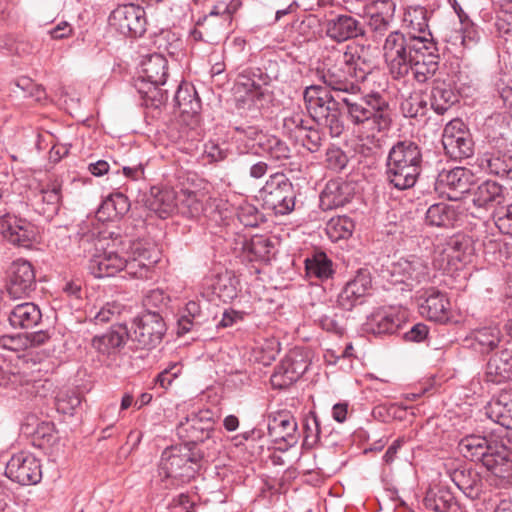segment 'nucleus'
Listing matches in <instances>:
<instances>
[{
  "label": "nucleus",
  "mask_w": 512,
  "mask_h": 512,
  "mask_svg": "<svg viewBox=\"0 0 512 512\" xmlns=\"http://www.w3.org/2000/svg\"><path fill=\"white\" fill-rule=\"evenodd\" d=\"M373 69L370 60L347 50L336 59L327 57L317 70L319 79L339 93L338 100L321 86L312 85L305 89L303 97L307 111L313 120L329 130L332 137L340 136L345 130L339 102L345 106L348 120L371 136L390 129L392 113L386 98L378 92L359 95L358 82L373 78Z\"/></svg>",
  "instance_id": "1"
},
{
  "label": "nucleus",
  "mask_w": 512,
  "mask_h": 512,
  "mask_svg": "<svg viewBox=\"0 0 512 512\" xmlns=\"http://www.w3.org/2000/svg\"><path fill=\"white\" fill-rule=\"evenodd\" d=\"M383 51L394 79H402L411 72L413 78L422 84L439 69L440 56L436 43L425 35L391 32L385 40Z\"/></svg>",
  "instance_id": "2"
},
{
  "label": "nucleus",
  "mask_w": 512,
  "mask_h": 512,
  "mask_svg": "<svg viewBox=\"0 0 512 512\" xmlns=\"http://www.w3.org/2000/svg\"><path fill=\"white\" fill-rule=\"evenodd\" d=\"M462 455L480 462L501 488L512 486V456L507 446L493 435H467L458 444Z\"/></svg>",
  "instance_id": "3"
},
{
  "label": "nucleus",
  "mask_w": 512,
  "mask_h": 512,
  "mask_svg": "<svg viewBox=\"0 0 512 512\" xmlns=\"http://www.w3.org/2000/svg\"><path fill=\"white\" fill-rule=\"evenodd\" d=\"M423 156L420 146L411 140L397 141L386 159L385 178L397 190L415 186L422 171Z\"/></svg>",
  "instance_id": "4"
},
{
  "label": "nucleus",
  "mask_w": 512,
  "mask_h": 512,
  "mask_svg": "<svg viewBox=\"0 0 512 512\" xmlns=\"http://www.w3.org/2000/svg\"><path fill=\"white\" fill-rule=\"evenodd\" d=\"M107 241L94 232L80 235L79 246L90 255L88 269L96 278L112 277L125 267V257L114 249L108 250Z\"/></svg>",
  "instance_id": "5"
},
{
  "label": "nucleus",
  "mask_w": 512,
  "mask_h": 512,
  "mask_svg": "<svg viewBox=\"0 0 512 512\" xmlns=\"http://www.w3.org/2000/svg\"><path fill=\"white\" fill-rule=\"evenodd\" d=\"M202 455L188 445L171 446L161 455L159 474L178 483L192 479L199 467Z\"/></svg>",
  "instance_id": "6"
},
{
  "label": "nucleus",
  "mask_w": 512,
  "mask_h": 512,
  "mask_svg": "<svg viewBox=\"0 0 512 512\" xmlns=\"http://www.w3.org/2000/svg\"><path fill=\"white\" fill-rule=\"evenodd\" d=\"M259 194L264 206L275 214L286 215L294 210L296 190L283 173L270 175Z\"/></svg>",
  "instance_id": "7"
},
{
  "label": "nucleus",
  "mask_w": 512,
  "mask_h": 512,
  "mask_svg": "<svg viewBox=\"0 0 512 512\" xmlns=\"http://www.w3.org/2000/svg\"><path fill=\"white\" fill-rule=\"evenodd\" d=\"M130 340L141 349H153L158 346L165 333L166 324L159 310H146L133 320Z\"/></svg>",
  "instance_id": "8"
},
{
  "label": "nucleus",
  "mask_w": 512,
  "mask_h": 512,
  "mask_svg": "<svg viewBox=\"0 0 512 512\" xmlns=\"http://www.w3.org/2000/svg\"><path fill=\"white\" fill-rule=\"evenodd\" d=\"M109 25L125 36L140 37L146 31V12L133 3L119 5L110 13Z\"/></svg>",
  "instance_id": "9"
},
{
  "label": "nucleus",
  "mask_w": 512,
  "mask_h": 512,
  "mask_svg": "<svg viewBox=\"0 0 512 512\" xmlns=\"http://www.w3.org/2000/svg\"><path fill=\"white\" fill-rule=\"evenodd\" d=\"M442 144L446 154L454 160L467 159L474 154V141L460 119H453L446 124Z\"/></svg>",
  "instance_id": "10"
},
{
  "label": "nucleus",
  "mask_w": 512,
  "mask_h": 512,
  "mask_svg": "<svg viewBox=\"0 0 512 512\" xmlns=\"http://www.w3.org/2000/svg\"><path fill=\"white\" fill-rule=\"evenodd\" d=\"M6 292L13 299L28 297L36 288L32 264L24 259L13 261L7 271Z\"/></svg>",
  "instance_id": "11"
},
{
  "label": "nucleus",
  "mask_w": 512,
  "mask_h": 512,
  "mask_svg": "<svg viewBox=\"0 0 512 512\" xmlns=\"http://www.w3.org/2000/svg\"><path fill=\"white\" fill-rule=\"evenodd\" d=\"M5 475L20 485H35L42 479L40 461L32 453L19 452L7 462Z\"/></svg>",
  "instance_id": "12"
},
{
  "label": "nucleus",
  "mask_w": 512,
  "mask_h": 512,
  "mask_svg": "<svg viewBox=\"0 0 512 512\" xmlns=\"http://www.w3.org/2000/svg\"><path fill=\"white\" fill-rule=\"evenodd\" d=\"M231 31L232 25L213 6L208 14L196 21L190 37L194 41L218 44L222 39L227 38Z\"/></svg>",
  "instance_id": "13"
},
{
  "label": "nucleus",
  "mask_w": 512,
  "mask_h": 512,
  "mask_svg": "<svg viewBox=\"0 0 512 512\" xmlns=\"http://www.w3.org/2000/svg\"><path fill=\"white\" fill-rule=\"evenodd\" d=\"M310 361L300 350H293L276 366L271 376L274 388L285 389L294 384L308 370Z\"/></svg>",
  "instance_id": "14"
},
{
  "label": "nucleus",
  "mask_w": 512,
  "mask_h": 512,
  "mask_svg": "<svg viewBox=\"0 0 512 512\" xmlns=\"http://www.w3.org/2000/svg\"><path fill=\"white\" fill-rule=\"evenodd\" d=\"M268 432L279 449L288 450L299 440L298 426L295 417L287 410H279L269 414Z\"/></svg>",
  "instance_id": "15"
},
{
  "label": "nucleus",
  "mask_w": 512,
  "mask_h": 512,
  "mask_svg": "<svg viewBox=\"0 0 512 512\" xmlns=\"http://www.w3.org/2000/svg\"><path fill=\"white\" fill-rule=\"evenodd\" d=\"M419 313L430 321L446 324L451 319V304L447 295L436 288H429L418 296Z\"/></svg>",
  "instance_id": "16"
},
{
  "label": "nucleus",
  "mask_w": 512,
  "mask_h": 512,
  "mask_svg": "<svg viewBox=\"0 0 512 512\" xmlns=\"http://www.w3.org/2000/svg\"><path fill=\"white\" fill-rule=\"evenodd\" d=\"M473 174L464 167H455L441 171L436 179V190L445 194L450 200H458L470 190Z\"/></svg>",
  "instance_id": "17"
},
{
  "label": "nucleus",
  "mask_w": 512,
  "mask_h": 512,
  "mask_svg": "<svg viewBox=\"0 0 512 512\" xmlns=\"http://www.w3.org/2000/svg\"><path fill=\"white\" fill-rule=\"evenodd\" d=\"M407 311L390 307L378 309L367 317L365 331L374 335L394 334L405 323Z\"/></svg>",
  "instance_id": "18"
},
{
  "label": "nucleus",
  "mask_w": 512,
  "mask_h": 512,
  "mask_svg": "<svg viewBox=\"0 0 512 512\" xmlns=\"http://www.w3.org/2000/svg\"><path fill=\"white\" fill-rule=\"evenodd\" d=\"M0 230L8 242L25 248L32 245L38 233L31 222L10 214L0 218Z\"/></svg>",
  "instance_id": "19"
},
{
  "label": "nucleus",
  "mask_w": 512,
  "mask_h": 512,
  "mask_svg": "<svg viewBox=\"0 0 512 512\" xmlns=\"http://www.w3.org/2000/svg\"><path fill=\"white\" fill-rule=\"evenodd\" d=\"M371 288V277L367 270H359L353 279L348 281L337 297V305L345 311H351L363 302L364 296Z\"/></svg>",
  "instance_id": "20"
},
{
  "label": "nucleus",
  "mask_w": 512,
  "mask_h": 512,
  "mask_svg": "<svg viewBox=\"0 0 512 512\" xmlns=\"http://www.w3.org/2000/svg\"><path fill=\"white\" fill-rule=\"evenodd\" d=\"M391 276L395 282L406 283L408 286L420 284L429 280V267L427 263L416 256L409 259H400L391 268Z\"/></svg>",
  "instance_id": "21"
},
{
  "label": "nucleus",
  "mask_w": 512,
  "mask_h": 512,
  "mask_svg": "<svg viewBox=\"0 0 512 512\" xmlns=\"http://www.w3.org/2000/svg\"><path fill=\"white\" fill-rule=\"evenodd\" d=\"M325 33L331 40L342 43L364 36V25L351 15L339 14L325 22Z\"/></svg>",
  "instance_id": "22"
},
{
  "label": "nucleus",
  "mask_w": 512,
  "mask_h": 512,
  "mask_svg": "<svg viewBox=\"0 0 512 512\" xmlns=\"http://www.w3.org/2000/svg\"><path fill=\"white\" fill-rule=\"evenodd\" d=\"M130 330L124 324L113 325L106 333L93 337L92 347L102 356L118 353L130 339Z\"/></svg>",
  "instance_id": "23"
},
{
  "label": "nucleus",
  "mask_w": 512,
  "mask_h": 512,
  "mask_svg": "<svg viewBox=\"0 0 512 512\" xmlns=\"http://www.w3.org/2000/svg\"><path fill=\"white\" fill-rule=\"evenodd\" d=\"M353 195L351 183L341 179L329 180L320 194V207L322 210H333L348 203Z\"/></svg>",
  "instance_id": "24"
},
{
  "label": "nucleus",
  "mask_w": 512,
  "mask_h": 512,
  "mask_svg": "<svg viewBox=\"0 0 512 512\" xmlns=\"http://www.w3.org/2000/svg\"><path fill=\"white\" fill-rule=\"evenodd\" d=\"M502 334L497 325L475 328L465 337V345L480 354H488L498 347Z\"/></svg>",
  "instance_id": "25"
},
{
  "label": "nucleus",
  "mask_w": 512,
  "mask_h": 512,
  "mask_svg": "<svg viewBox=\"0 0 512 512\" xmlns=\"http://www.w3.org/2000/svg\"><path fill=\"white\" fill-rule=\"evenodd\" d=\"M62 189L61 184L58 182L49 183L42 186L33 196V206L35 210L46 216L52 218L55 216L61 205Z\"/></svg>",
  "instance_id": "26"
},
{
  "label": "nucleus",
  "mask_w": 512,
  "mask_h": 512,
  "mask_svg": "<svg viewBox=\"0 0 512 512\" xmlns=\"http://www.w3.org/2000/svg\"><path fill=\"white\" fill-rule=\"evenodd\" d=\"M460 205L439 202L431 205L425 214V223L439 228H453L460 220Z\"/></svg>",
  "instance_id": "27"
},
{
  "label": "nucleus",
  "mask_w": 512,
  "mask_h": 512,
  "mask_svg": "<svg viewBox=\"0 0 512 512\" xmlns=\"http://www.w3.org/2000/svg\"><path fill=\"white\" fill-rule=\"evenodd\" d=\"M512 378V349H503L492 355L487 362L484 379L501 384Z\"/></svg>",
  "instance_id": "28"
},
{
  "label": "nucleus",
  "mask_w": 512,
  "mask_h": 512,
  "mask_svg": "<svg viewBox=\"0 0 512 512\" xmlns=\"http://www.w3.org/2000/svg\"><path fill=\"white\" fill-rule=\"evenodd\" d=\"M486 415L501 426L512 429V387L503 389L486 406Z\"/></svg>",
  "instance_id": "29"
},
{
  "label": "nucleus",
  "mask_w": 512,
  "mask_h": 512,
  "mask_svg": "<svg viewBox=\"0 0 512 512\" xmlns=\"http://www.w3.org/2000/svg\"><path fill=\"white\" fill-rule=\"evenodd\" d=\"M133 258L125 257L124 271L129 277L136 279H150L152 278V265L156 260H150L148 251L141 247V243H133L132 245Z\"/></svg>",
  "instance_id": "30"
},
{
  "label": "nucleus",
  "mask_w": 512,
  "mask_h": 512,
  "mask_svg": "<svg viewBox=\"0 0 512 512\" xmlns=\"http://www.w3.org/2000/svg\"><path fill=\"white\" fill-rule=\"evenodd\" d=\"M168 75V61L161 54H152L141 61V74L136 81L154 85H165Z\"/></svg>",
  "instance_id": "31"
},
{
  "label": "nucleus",
  "mask_w": 512,
  "mask_h": 512,
  "mask_svg": "<svg viewBox=\"0 0 512 512\" xmlns=\"http://www.w3.org/2000/svg\"><path fill=\"white\" fill-rule=\"evenodd\" d=\"M42 319L39 307L32 302H24L15 305L8 315V321L14 329H32Z\"/></svg>",
  "instance_id": "32"
},
{
  "label": "nucleus",
  "mask_w": 512,
  "mask_h": 512,
  "mask_svg": "<svg viewBox=\"0 0 512 512\" xmlns=\"http://www.w3.org/2000/svg\"><path fill=\"white\" fill-rule=\"evenodd\" d=\"M451 480L470 499H477L483 492L481 475L471 468H458L451 472Z\"/></svg>",
  "instance_id": "33"
},
{
  "label": "nucleus",
  "mask_w": 512,
  "mask_h": 512,
  "mask_svg": "<svg viewBox=\"0 0 512 512\" xmlns=\"http://www.w3.org/2000/svg\"><path fill=\"white\" fill-rule=\"evenodd\" d=\"M206 282L212 293L223 302H231L238 295L239 280L232 271L220 272Z\"/></svg>",
  "instance_id": "34"
},
{
  "label": "nucleus",
  "mask_w": 512,
  "mask_h": 512,
  "mask_svg": "<svg viewBox=\"0 0 512 512\" xmlns=\"http://www.w3.org/2000/svg\"><path fill=\"white\" fill-rule=\"evenodd\" d=\"M424 505L427 509L435 512H466L465 508L457 502L453 493L444 487L427 491Z\"/></svg>",
  "instance_id": "35"
},
{
  "label": "nucleus",
  "mask_w": 512,
  "mask_h": 512,
  "mask_svg": "<svg viewBox=\"0 0 512 512\" xmlns=\"http://www.w3.org/2000/svg\"><path fill=\"white\" fill-rule=\"evenodd\" d=\"M504 192L501 185L494 181H484L473 192V204L478 208H492L504 201Z\"/></svg>",
  "instance_id": "36"
},
{
  "label": "nucleus",
  "mask_w": 512,
  "mask_h": 512,
  "mask_svg": "<svg viewBox=\"0 0 512 512\" xmlns=\"http://www.w3.org/2000/svg\"><path fill=\"white\" fill-rule=\"evenodd\" d=\"M448 265L454 269H459V264H465L470 261L472 256V247L470 239L465 236L452 237L443 251Z\"/></svg>",
  "instance_id": "37"
},
{
  "label": "nucleus",
  "mask_w": 512,
  "mask_h": 512,
  "mask_svg": "<svg viewBox=\"0 0 512 512\" xmlns=\"http://www.w3.org/2000/svg\"><path fill=\"white\" fill-rule=\"evenodd\" d=\"M130 208L128 198L122 193H115L102 201L96 217L99 221H112L125 215Z\"/></svg>",
  "instance_id": "38"
},
{
  "label": "nucleus",
  "mask_w": 512,
  "mask_h": 512,
  "mask_svg": "<svg viewBox=\"0 0 512 512\" xmlns=\"http://www.w3.org/2000/svg\"><path fill=\"white\" fill-rule=\"evenodd\" d=\"M199 421L196 416L189 414L177 425V435L186 442L185 445L192 447L209 438L207 425H200Z\"/></svg>",
  "instance_id": "39"
},
{
  "label": "nucleus",
  "mask_w": 512,
  "mask_h": 512,
  "mask_svg": "<svg viewBox=\"0 0 512 512\" xmlns=\"http://www.w3.org/2000/svg\"><path fill=\"white\" fill-rule=\"evenodd\" d=\"M178 193L172 189H162L154 192L146 203L148 208L155 212L160 218H166L178 207Z\"/></svg>",
  "instance_id": "40"
},
{
  "label": "nucleus",
  "mask_w": 512,
  "mask_h": 512,
  "mask_svg": "<svg viewBox=\"0 0 512 512\" xmlns=\"http://www.w3.org/2000/svg\"><path fill=\"white\" fill-rule=\"evenodd\" d=\"M260 151H255V153L265 154L266 157L273 162L278 163V165H283L286 160L291 157V149L287 145V143L277 136L269 135L260 136Z\"/></svg>",
  "instance_id": "41"
},
{
  "label": "nucleus",
  "mask_w": 512,
  "mask_h": 512,
  "mask_svg": "<svg viewBox=\"0 0 512 512\" xmlns=\"http://www.w3.org/2000/svg\"><path fill=\"white\" fill-rule=\"evenodd\" d=\"M306 274L320 281L330 279L334 274L333 263L324 252H317L305 260Z\"/></svg>",
  "instance_id": "42"
},
{
  "label": "nucleus",
  "mask_w": 512,
  "mask_h": 512,
  "mask_svg": "<svg viewBox=\"0 0 512 512\" xmlns=\"http://www.w3.org/2000/svg\"><path fill=\"white\" fill-rule=\"evenodd\" d=\"M481 165L490 174L501 178L512 179V156L507 153L485 154L481 159Z\"/></svg>",
  "instance_id": "43"
},
{
  "label": "nucleus",
  "mask_w": 512,
  "mask_h": 512,
  "mask_svg": "<svg viewBox=\"0 0 512 512\" xmlns=\"http://www.w3.org/2000/svg\"><path fill=\"white\" fill-rule=\"evenodd\" d=\"M174 105L183 114H197L201 109V102L193 87L179 85L173 98Z\"/></svg>",
  "instance_id": "44"
},
{
  "label": "nucleus",
  "mask_w": 512,
  "mask_h": 512,
  "mask_svg": "<svg viewBox=\"0 0 512 512\" xmlns=\"http://www.w3.org/2000/svg\"><path fill=\"white\" fill-rule=\"evenodd\" d=\"M431 107L439 115L445 114L456 102L453 90L444 82L436 83L431 90Z\"/></svg>",
  "instance_id": "45"
},
{
  "label": "nucleus",
  "mask_w": 512,
  "mask_h": 512,
  "mask_svg": "<svg viewBox=\"0 0 512 512\" xmlns=\"http://www.w3.org/2000/svg\"><path fill=\"white\" fill-rule=\"evenodd\" d=\"M37 381L27 379L21 374H10L7 379H3L0 385L16 392L13 396H18L22 400L28 399L34 395L37 388Z\"/></svg>",
  "instance_id": "46"
},
{
  "label": "nucleus",
  "mask_w": 512,
  "mask_h": 512,
  "mask_svg": "<svg viewBox=\"0 0 512 512\" xmlns=\"http://www.w3.org/2000/svg\"><path fill=\"white\" fill-rule=\"evenodd\" d=\"M162 85L136 81L135 87L144 100L145 106L159 107L168 99V91L161 88Z\"/></svg>",
  "instance_id": "47"
},
{
  "label": "nucleus",
  "mask_w": 512,
  "mask_h": 512,
  "mask_svg": "<svg viewBox=\"0 0 512 512\" xmlns=\"http://www.w3.org/2000/svg\"><path fill=\"white\" fill-rule=\"evenodd\" d=\"M355 228L353 220L347 216L331 218L326 224V234L332 242L348 239Z\"/></svg>",
  "instance_id": "48"
},
{
  "label": "nucleus",
  "mask_w": 512,
  "mask_h": 512,
  "mask_svg": "<svg viewBox=\"0 0 512 512\" xmlns=\"http://www.w3.org/2000/svg\"><path fill=\"white\" fill-rule=\"evenodd\" d=\"M202 311L200 304L196 301H189L181 311L178 319V333L190 332L194 326L201 324Z\"/></svg>",
  "instance_id": "49"
},
{
  "label": "nucleus",
  "mask_w": 512,
  "mask_h": 512,
  "mask_svg": "<svg viewBox=\"0 0 512 512\" xmlns=\"http://www.w3.org/2000/svg\"><path fill=\"white\" fill-rule=\"evenodd\" d=\"M303 427V443L304 449L315 448L320 441V420L314 412H309L302 422Z\"/></svg>",
  "instance_id": "50"
},
{
  "label": "nucleus",
  "mask_w": 512,
  "mask_h": 512,
  "mask_svg": "<svg viewBox=\"0 0 512 512\" xmlns=\"http://www.w3.org/2000/svg\"><path fill=\"white\" fill-rule=\"evenodd\" d=\"M177 210L188 217L194 218L203 211V204L194 191L181 189L178 192Z\"/></svg>",
  "instance_id": "51"
},
{
  "label": "nucleus",
  "mask_w": 512,
  "mask_h": 512,
  "mask_svg": "<svg viewBox=\"0 0 512 512\" xmlns=\"http://www.w3.org/2000/svg\"><path fill=\"white\" fill-rule=\"evenodd\" d=\"M382 4L387 6L386 14L374 12L368 20V27L375 36H383L388 31L394 11V5L389 0H383Z\"/></svg>",
  "instance_id": "52"
},
{
  "label": "nucleus",
  "mask_w": 512,
  "mask_h": 512,
  "mask_svg": "<svg viewBox=\"0 0 512 512\" xmlns=\"http://www.w3.org/2000/svg\"><path fill=\"white\" fill-rule=\"evenodd\" d=\"M426 101L418 92L410 93L400 104V109L405 117L415 118L424 115Z\"/></svg>",
  "instance_id": "53"
},
{
  "label": "nucleus",
  "mask_w": 512,
  "mask_h": 512,
  "mask_svg": "<svg viewBox=\"0 0 512 512\" xmlns=\"http://www.w3.org/2000/svg\"><path fill=\"white\" fill-rule=\"evenodd\" d=\"M81 396L75 390L61 391L56 397V409L63 414L72 415L81 404Z\"/></svg>",
  "instance_id": "54"
},
{
  "label": "nucleus",
  "mask_w": 512,
  "mask_h": 512,
  "mask_svg": "<svg viewBox=\"0 0 512 512\" xmlns=\"http://www.w3.org/2000/svg\"><path fill=\"white\" fill-rule=\"evenodd\" d=\"M323 139V134L317 128L306 125L304 130H300V135L296 140L300 141L310 152H317Z\"/></svg>",
  "instance_id": "55"
},
{
  "label": "nucleus",
  "mask_w": 512,
  "mask_h": 512,
  "mask_svg": "<svg viewBox=\"0 0 512 512\" xmlns=\"http://www.w3.org/2000/svg\"><path fill=\"white\" fill-rule=\"evenodd\" d=\"M124 306L118 302H107L93 315V320L96 324H104L110 321L117 320L122 312Z\"/></svg>",
  "instance_id": "56"
},
{
  "label": "nucleus",
  "mask_w": 512,
  "mask_h": 512,
  "mask_svg": "<svg viewBox=\"0 0 512 512\" xmlns=\"http://www.w3.org/2000/svg\"><path fill=\"white\" fill-rule=\"evenodd\" d=\"M244 247L256 260H268L273 245L267 238L254 237Z\"/></svg>",
  "instance_id": "57"
},
{
  "label": "nucleus",
  "mask_w": 512,
  "mask_h": 512,
  "mask_svg": "<svg viewBox=\"0 0 512 512\" xmlns=\"http://www.w3.org/2000/svg\"><path fill=\"white\" fill-rule=\"evenodd\" d=\"M307 121L304 120V115L301 112H293L283 119V129L291 137L297 139L300 135V130H304Z\"/></svg>",
  "instance_id": "58"
},
{
  "label": "nucleus",
  "mask_w": 512,
  "mask_h": 512,
  "mask_svg": "<svg viewBox=\"0 0 512 512\" xmlns=\"http://www.w3.org/2000/svg\"><path fill=\"white\" fill-rule=\"evenodd\" d=\"M239 141H246V146L249 149L260 147V136H267L266 133L259 130L255 126L236 127Z\"/></svg>",
  "instance_id": "59"
},
{
  "label": "nucleus",
  "mask_w": 512,
  "mask_h": 512,
  "mask_svg": "<svg viewBox=\"0 0 512 512\" xmlns=\"http://www.w3.org/2000/svg\"><path fill=\"white\" fill-rule=\"evenodd\" d=\"M315 321L319 324V326L328 332H333L335 334H343L345 328L342 322V316H339L336 313H325L318 316Z\"/></svg>",
  "instance_id": "60"
},
{
  "label": "nucleus",
  "mask_w": 512,
  "mask_h": 512,
  "mask_svg": "<svg viewBox=\"0 0 512 512\" xmlns=\"http://www.w3.org/2000/svg\"><path fill=\"white\" fill-rule=\"evenodd\" d=\"M495 225L502 234L512 236V203L497 212Z\"/></svg>",
  "instance_id": "61"
},
{
  "label": "nucleus",
  "mask_w": 512,
  "mask_h": 512,
  "mask_svg": "<svg viewBox=\"0 0 512 512\" xmlns=\"http://www.w3.org/2000/svg\"><path fill=\"white\" fill-rule=\"evenodd\" d=\"M181 372L182 365L179 362L170 363L168 367L158 374L156 383L162 388L167 389Z\"/></svg>",
  "instance_id": "62"
},
{
  "label": "nucleus",
  "mask_w": 512,
  "mask_h": 512,
  "mask_svg": "<svg viewBox=\"0 0 512 512\" xmlns=\"http://www.w3.org/2000/svg\"><path fill=\"white\" fill-rule=\"evenodd\" d=\"M236 87L238 91L243 89L247 94L258 92L261 89L260 83L252 78L251 72L248 70H244L238 75L236 79Z\"/></svg>",
  "instance_id": "63"
},
{
  "label": "nucleus",
  "mask_w": 512,
  "mask_h": 512,
  "mask_svg": "<svg viewBox=\"0 0 512 512\" xmlns=\"http://www.w3.org/2000/svg\"><path fill=\"white\" fill-rule=\"evenodd\" d=\"M347 161V156L339 148H331L326 152V162L328 166L335 171L344 169L347 165Z\"/></svg>",
  "instance_id": "64"
}]
</instances>
